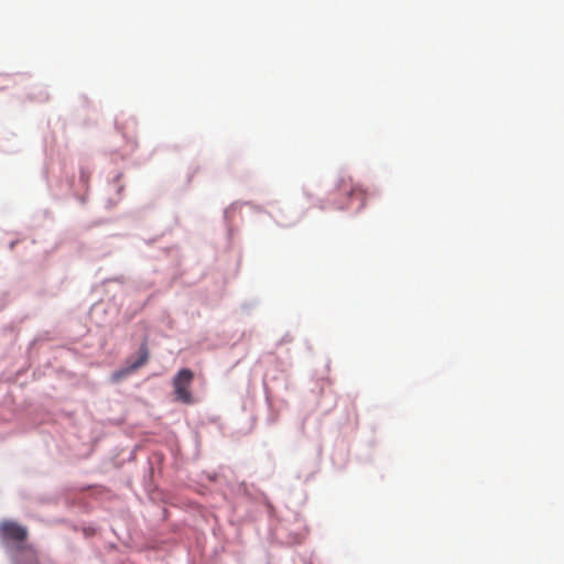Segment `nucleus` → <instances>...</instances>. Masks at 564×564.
I'll use <instances>...</instances> for the list:
<instances>
[{
    "instance_id": "nucleus-1",
    "label": "nucleus",
    "mask_w": 564,
    "mask_h": 564,
    "mask_svg": "<svg viewBox=\"0 0 564 564\" xmlns=\"http://www.w3.org/2000/svg\"><path fill=\"white\" fill-rule=\"evenodd\" d=\"M28 538L29 531L26 527L12 520L0 522V540L4 547L17 552L19 546L29 545L26 543Z\"/></svg>"
},
{
    "instance_id": "nucleus-2",
    "label": "nucleus",
    "mask_w": 564,
    "mask_h": 564,
    "mask_svg": "<svg viewBox=\"0 0 564 564\" xmlns=\"http://www.w3.org/2000/svg\"><path fill=\"white\" fill-rule=\"evenodd\" d=\"M194 379L191 369H181L173 378L172 386L175 399L184 404H193L195 399L189 390Z\"/></svg>"
},
{
    "instance_id": "nucleus-3",
    "label": "nucleus",
    "mask_w": 564,
    "mask_h": 564,
    "mask_svg": "<svg viewBox=\"0 0 564 564\" xmlns=\"http://www.w3.org/2000/svg\"><path fill=\"white\" fill-rule=\"evenodd\" d=\"M338 191L346 195L349 198V205L352 204V200L358 202L357 208L360 209L366 205V191L362 189L359 185H354L350 180H341L338 186Z\"/></svg>"
},
{
    "instance_id": "nucleus-4",
    "label": "nucleus",
    "mask_w": 564,
    "mask_h": 564,
    "mask_svg": "<svg viewBox=\"0 0 564 564\" xmlns=\"http://www.w3.org/2000/svg\"><path fill=\"white\" fill-rule=\"evenodd\" d=\"M13 564H40L39 554L30 544L19 546L13 555Z\"/></svg>"
},
{
    "instance_id": "nucleus-5",
    "label": "nucleus",
    "mask_w": 564,
    "mask_h": 564,
    "mask_svg": "<svg viewBox=\"0 0 564 564\" xmlns=\"http://www.w3.org/2000/svg\"><path fill=\"white\" fill-rule=\"evenodd\" d=\"M148 349L145 347H142L141 348V351H140V356L138 358L137 361H134L130 367L129 369H127L124 372H118V373H115V379L118 380L122 375L124 373H129L131 371H134L137 370L139 367L143 366L147 361H148Z\"/></svg>"
},
{
    "instance_id": "nucleus-6",
    "label": "nucleus",
    "mask_w": 564,
    "mask_h": 564,
    "mask_svg": "<svg viewBox=\"0 0 564 564\" xmlns=\"http://www.w3.org/2000/svg\"><path fill=\"white\" fill-rule=\"evenodd\" d=\"M123 137H127V138H130V139H132V138H133V134H131V135H128V134H127L126 132H123Z\"/></svg>"
}]
</instances>
